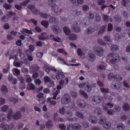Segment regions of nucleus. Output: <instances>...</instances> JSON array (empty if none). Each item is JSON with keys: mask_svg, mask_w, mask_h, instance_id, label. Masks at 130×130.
Here are the masks:
<instances>
[{"mask_svg": "<svg viewBox=\"0 0 130 130\" xmlns=\"http://www.w3.org/2000/svg\"><path fill=\"white\" fill-rule=\"evenodd\" d=\"M65 112V108L64 107L60 108L59 110V112L62 115H64Z\"/></svg>", "mask_w": 130, "mask_h": 130, "instance_id": "nucleus-55", "label": "nucleus"}, {"mask_svg": "<svg viewBox=\"0 0 130 130\" xmlns=\"http://www.w3.org/2000/svg\"><path fill=\"white\" fill-rule=\"evenodd\" d=\"M32 71L35 72L39 70V67L37 65H34L31 67Z\"/></svg>", "mask_w": 130, "mask_h": 130, "instance_id": "nucleus-28", "label": "nucleus"}, {"mask_svg": "<svg viewBox=\"0 0 130 130\" xmlns=\"http://www.w3.org/2000/svg\"><path fill=\"white\" fill-rule=\"evenodd\" d=\"M21 116V113L20 112L17 111L13 115V118L15 120H17L20 118Z\"/></svg>", "mask_w": 130, "mask_h": 130, "instance_id": "nucleus-17", "label": "nucleus"}, {"mask_svg": "<svg viewBox=\"0 0 130 130\" xmlns=\"http://www.w3.org/2000/svg\"><path fill=\"white\" fill-rule=\"evenodd\" d=\"M106 25H103L101 28L100 30L98 31V35L103 34L105 32L106 30Z\"/></svg>", "mask_w": 130, "mask_h": 130, "instance_id": "nucleus-16", "label": "nucleus"}, {"mask_svg": "<svg viewBox=\"0 0 130 130\" xmlns=\"http://www.w3.org/2000/svg\"><path fill=\"white\" fill-rule=\"evenodd\" d=\"M109 56L111 58L110 62L114 64L115 62H118L120 60V56L117 54L110 53Z\"/></svg>", "mask_w": 130, "mask_h": 130, "instance_id": "nucleus-1", "label": "nucleus"}, {"mask_svg": "<svg viewBox=\"0 0 130 130\" xmlns=\"http://www.w3.org/2000/svg\"><path fill=\"white\" fill-rule=\"evenodd\" d=\"M111 86L113 88L117 89H119L121 87V83L117 81H114L112 82Z\"/></svg>", "mask_w": 130, "mask_h": 130, "instance_id": "nucleus-4", "label": "nucleus"}, {"mask_svg": "<svg viewBox=\"0 0 130 130\" xmlns=\"http://www.w3.org/2000/svg\"><path fill=\"white\" fill-rule=\"evenodd\" d=\"M72 29L75 32H79L80 31V28L78 24L76 23L72 26Z\"/></svg>", "mask_w": 130, "mask_h": 130, "instance_id": "nucleus-5", "label": "nucleus"}, {"mask_svg": "<svg viewBox=\"0 0 130 130\" xmlns=\"http://www.w3.org/2000/svg\"><path fill=\"white\" fill-rule=\"evenodd\" d=\"M29 2V0H26L24 1L20 5L22 6H25Z\"/></svg>", "mask_w": 130, "mask_h": 130, "instance_id": "nucleus-63", "label": "nucleus"}, {"mask_svg": "<svg viewBox=\"0 0 130 130\" xmlns=\"http://www.w3.org/2000/svg\"><path fill=\"white\" fill-rule=\"evenodd\" d=\"M66 114V116L68 117H71L73 115V113L72 112L69 110L67 111Z\"/></svg>", "mask_w": 130, "mask_h": 130, "instance_id": "nucleus-47", "label": "nucleus"}, {"mask_svg": "<svg viewBox=\"0 0 130 130\" xmlns=\"http://www.w3.org/2000/svg\"><path fill=\"white\" fill-rule=\"evenodd\" d=\"M103 15L102 18L103 21L105 22H107L108 20L109 16L105 14H102Z\"/></svg>", "mask_w": 130, "mask_h": 130, "instance_id": "nucleus-31", "label": "nucleus"}, {"mask_svg": "<svg viewBox=\"0 0 130 130\" xmlns=\"http://www.w3.org/2000/svg\"><path fill=\"white\" fill-rule=\"evenodd\" d=\"M67 130H73L74 129L73 126L72 124H68L67 125Z\"/></svg>", "mask_w": 130, "mask_h": 130, "instance_id": "nucleus-64", "label": "nucleus"}, {"mask_svg": "<svg viewBox=\"0 0 130 130\" xmlns=\"http://www.w3.org/2000/svg\"><path fill=\"white\" fill-rule=\"evenodd\" d=\"M123 15L124 18L125 19L128 18V17L129 14L127 12L125 11H123Z\"/></svg>", "mask_w": 130, "mask_h": 130, "instance_id": "nucleus-60", "label": "nucleus"}, {"mask_svg": "<svg viewBox=\"0 0 130 130\" xmlns=\"http://www.w3.org/2000/svg\"><path fill=\"white\" fill-rule=\"evenodd\" d=\"M123 110L124 111H128L130 109V107L128 104H125L122 107Z\"/></svg>", "mask_w": 130, "mask_h": 130, "instance_id": "nucleus-25", "label": "nucleus"}, {"mask_svg": "<svg viewBox=\"0 0 130 130\" xmlns=\"http://www.w3.org/2000/svg\"><path fill=\"white\" fill-rule=\"evenodd\" d=\"M1 91L4 93L7 92L8 91L7 87L4 85H2L1 86Z\"/></svg>", "mask_w": 130, "mask_h": 130, "instance_id": "nucleus-18", "label": "nucleus"}, {"mask_svg": "<svg viewBox=\"0 0 130 130\" xmlns=\"http://www.w3.org/2000/svg\"><path fill=\"white\" fill-rule=\"evenodd\" d=\"M3 6L6 9H9L11 8V6L7 3H5L4 4Z\"/></svg>", "mask_w": 130, "mask_h": 130, "instance_id": "nucleus-39", "label": "nucleus"}, {"mask_svg": "<svg viewBox=\"0 0 130 130\" xmlns=\"http://www.w3.org/2000/svg\"><path fill=\"white\" fill-rule=\"evenodd\" d=\"M103 39L104 41L107 42H110V37L108 35L104 36Z\"/></svg>", "mask_w": 130, "mask_h": 130, "instance_id": "nucleus-40", "label": "nucleus"}, {"mask_svg": "<svg viewBox=\"0 0 130 130\" xmlns=\"http://www.w3.org/2000/svg\"><path fill=\"white\" fill-rule=\"evenodd\" d=\"M100 90L103 93H108L109 92L108 89L105 88H101Z\"/></svg>", "mask_w": 130, "mask_h": 130, "instance_id": "nucleus-56", "label": "nucleus"}, {"mask_svg": "<svg viewBox=\"0 0 130 130\" xmlns=\"http://www.w3.org/2000/svg\"><path fill=\"white\" fill-rule=\"evenodd\" d=\"M129 3V0H122L121 2L122 4L124 6H126Z\"/></svg>", "mask_w": 130, "mask_h": 130, "instance_id": "nucleus-32", "label": "nucleus"}, {"mask_svg": "<svg viewBox=\"0 0 130 130\" xmlns=\"http://www.w3.org/2000/svg\"><path fill=\"white\" fill-rule=\"evenodd\" d=\"M35 88V85L32 83L28 85L27 87V89L28 90H34Z\"/></svg>", "mask_w": 130, "mask_h": 130, "instance_id": "nucleus-26", "label": "nucleus"}, {"mask_svg": "<svg viewBox=\"0 0 130 130\" xmlns=\"http://www.w3.org/2000/svg\"><path fill=\"white\" fill-rule=\"evenodd\" d=\"M48 22L50 23L55 24L58 22V21L56 18L52 16L50 17Z\"/></svg>", "mask_w": 130, "mask_h": 130, "instance_id": "nucleus-11", "label": "nucleus"}, {"mask_svg": "<svg viewBox=\"0 0 130 130\" xmlns=\"http://www.w3.org/2000/svg\"><path fill=\"white\" fill-rule=\"evenodd\" d=\"M95 112L99 115H101L102 113V112L100 108H97L94 110Z\"/></svg>", "mask_w": 130, "mask_h": 130, "instance_id": "nucleus-42", "label": "nucleus"}, {"mask_svg": "<svg viewBox=\"0 0 130 130\" xmlns=\"http://www.w3.org/2000/svg\"><path fill=\"white\" fill-rule=\"evenodd\" d=\"M77 103L78 105L81 107H84L86 106V103L85 101L82 99L78 100Z\"/></svg>", "mask_w": 130, "mask_h": 130, "instance_id": "nucleus-8", "label": "nucleus"}, {"mask_svg": "<svg viewBox=\"0 0 130 130\" xmlns=\"http://www.w3.org/2000/svg\"><path fill=\"white\" fill-rule=\"evenodd\" d=\"M8 109V106L7 105H5L3 106L1 108V110L3 112L6 111Z\"/></svg>", "mask_w": 130, "mask_h": 130, "instance_id": "nucleus-51", "label": "nucleus"}, {"mask_svg": "<svg viewBox=\"0 0 130 130\" xmlns=\"http://www.w3.org/2000/svg\"><path fill=\"white\" fill-rule=\"evenodd\" d=\"M103 52V50L100 47H98L96 51L97 54L100 56L102 55Z\"/></svg>", "mask_w": 130, "mask_h": 130, "instance_id": "nucleus-13", "label": "nucleus"}, {"mask_svg": "<svg viewBox=\"0 0 130 130\" xmlns=\"http://www.w3.org/2000/svg\"><path fill=\"white\" fill-rule=\"evenodd\" d=\"M60 90H58L56 92L54 93L53 94V96L52 98V99L54 100L55 99H56V96L58 93H60Z\"/></svg>", "mask_w": 130, "mask_h": 130, "instance_id": "nucleus-57", "label": "nucleus"}, {"mask_svg": "<svg viewBox=\"0 0 130 130\" xmlns=\"http://www.w3.org/2000/svg\"><path fill=\"white\" fill-rule=\"evenodd\" d=\"M13 20L14 23H18L19 22V18L15 16L13 17Z\"/></svg>", "mask_w": 130, "mask_h": 130, "instance_id": "nucleus-59", "label": "nucleus"}, {"mask_svg": "<svg viewBox=\"0 0 130 130\" xmlns=\"http://www.w3.org/2000/svg\"><path fill=\"white\" fill-rule=\"evenodd\" d=\"M76 115L78 118L81 119L84 118V116L83 114L78 111H77L76 113Z\"/></svg>", "mask_w": 130, "mask_h": 130, "instance_id": "nucleus-38", "label": "nucleus"}, {"mask_svg": "<svg viewBox=\"0 0 130 130\" xmlns=\"http://www.w3.org/2000/svg\"><path fill=\"white\" fill-rule=\"evenodd\" d=\"M118 46L116 45H112L110 47L111 50L112 51H116L118 50Z\"/></svg>", "mask_w": 130, "mask_h": 130, "instance_id": "nucleus-22", "label": "nucleus"}, {"mask_svg": "<svg viewBox=\"0 0 130 130\" xmlns=\"http://www.w3.org/2000/svg\"><path fill=\"white\" fill-rule=\"evenodd\" d=\"M117 128L119 130H122L125 128V126L123 125L122 123H120L118 124Z\"/></svg>", "mask_w": 130, "mask_h": 130, "instance_id": "nucleus-34", "label": "nucleus"}, {"mask_svg": "<svg viewBox=\"0 0 130 130\" xmlns=\"http://www.w3.org/2000/svg\"><path fill=\"white\" fill-rule=\"evenodd\" d=\"M6 118V116L4 114H1L0 115V121L3 122Z\"/></svg>", "mask_w": 130, "mask_h": 130, "instance_id": "nucleus-46", "label": "nucleus"}, {"mask_svg": "<svg viewBox=\"0 0 130 130\" xmlns=\"http://www.w3.org/2000/svg\"><path fill=\"white\" fill-rule=\"evenodd\" d=\"M94 31V29L91 27H89L87 28L86 30L87 34L89 35L91 34Z\"/></svg>", "mask_w": 130, "mask_h": 130, "instance_id": "nucleus-24", "label": "nucleus"}, {"mask_svg": "<svg viewBox=\"0 0 130 130\" xmlns=\"http://www.w3.org/2000/svg\"><path fill=\"white\" fill-rule=\"evenodd\" d=\"M74 127L76 130H80L82 128V126L79 124H75Z\"/></svg>", "mask_w": 130, "mask_h": 130, "instance_id": "nucleus-45", "label": "nucleus"}, {"mask_svg": "<svg viewBox=\"0 0 130 130\" xmlns=\"http://www.w3.org/2000/svg\"><path fill=\"white\" fill-rule=\"evenodd\" d=\"M51 8L52 11L54 12V13H57L60 12V9L59 6L57 5Z\"/></svg>", "mask_w": 130, "mask_h": 130, "instance_id": "nucleus-6", "label": "nucleus"}, {"mask_svg": "<svg viewBox=\"0 0 130 130\" xmlns=\"http://www.w3.org/2000/svg\"><path fill=\"white\" fill-rule=\"evenodd\" d=\"M47 102L48 104L50 105H54L56 103V101L51 100L50 98H48L47 99Z\"/></svg>", "mask_w": 130, "mask_h": 130, "instance_id": "nucleus-21", "label": "nucleus"}, {"mask_svg": "<svg viewBox=\"0 0 130 130\" xmlns=\"http://www.w3.org/2000/svg\"><path fill=\"white\" fill-rule=\"evenodd\" d=\"M105 0H98L97 1V4L100 5H104L105 2Z\"/></svg>", "mask_w": 130, "mask_h": 130, "instance_id": "nucleus-48", "label": "nucleus"}, {"mask_svg": "<svg viewBox=\"0 0 130 130\" xmlns=\"http://www.w3.org/2000/svg\"><path fill=\"white\" fill-rule=\"evenodd\" d=\"M89 19H90L93 20L94 18V15L93 13L91 12H89Z\"/></svg>", "mask_w": 130, "mask_h": 130, "instance_id": "nucleus-44", "label": "nucleus"}, {"mask_svg": "<svg viewBox=\"0 0 130 130\" xmlns=\"http://www.w3.org/2000/svg\"><path fill=\"white\" fill-rule=\"evenodd\" d=\"M104 98L106 100H108L110 102H111L112 101V98L109 95L106 94H104Z\"/></svg>", "mask_w": 130, "mask_h": 130, "instance_id": "nucleus-27", "label": "nucleus"}, {"mask_svg": "<svg viewBox=\"0 0 130 130\" xmlns=\"http://www.w3.org/2000/svg\"><path fill=\"white\" fill-rule=\"evenodd\" d=\"M115 110L114 111L115 112H118L120 111L121 110V107L118 105H115L114 107Z\"/></svg>", "mask_w": 130, "mask_h": 130, "instance_id": "nucleus-41", "label": "nucleus"}, {"mask_svg": "<svg viewBox=\"0 0 130 130\" xmlns=\"http://www.w3.org/2000/svg\"><path fill=\"white\" fill-rule=\"evenodd\" d=\"M18 79L20 81L21 83L24 84L23 85L24 88H25V85L24 84L25 79L24 77H23L19 76L18 77Z\"/></svg>", "mask_w": 130, "mask_h": 130, "instance_id": "nucleus-23", "label": "nucleus"}, {"mask_svg": "<svg viewBox=\"0 0 130 130\" xmlns=\"http://www.w3.org/2000/svg\"><path fill=\"white\" fill-rule=\"evenodd\" d=\"M53 126V125L51 121H49L46 123V126L47 128H51Z\"/></svg>", "mask_w": 130, "mask_h": 130, "instance_id": "nucleus-33", "label": "nucleus"}, {"mask_svg": "<svg viewBox=\"0 0 130 130\" xmlns=\"http://www.w3.org/2000/svg\"><path fill=\"white\" fill-rule=\"evenodd\" d=\"M57 1V0H49L47 4L51 8L56 5V3Z\"/></svg>", "mask_w": 130, "mask_h": 130, "instance_id": "nucleus-12", "label": "nucleus"}, {"mask_svg": "<svg viewBox=\"0 0 130 130\" xmlns=\"http://www.w3.org/2000/svg\"><path fill=\"white\" fill-rule=\"evenodd\" d=\"M111 126V122L109 121H107L103 124V126L104 128L106 129H109L110 128Z\"/></svg>", "mask_w": 130, "mask_h": 130, "instance_id": "nucleus-10", "label": "nucleus"}, {"mask_svg": "<svg viewBox=\"0 0 130 130\" xmlns=\"http://www.w3.org/2000/svg\"><path fill=\"white\" fill-rule=\"evenodd\" d=\"M102 100V98L99 96H93L92 99L93 104L95 105L99 104Z\"/></svg>", "mask_w": 130, "mask_h": 130, "instance_id": "nucleus-3", "label": "nucleus"}, {"mask_svg": "<svg viewBox=\"0 0 130 130\" xmlns=\"http://www.w3.org/2000/svg\"><path fill=\"white\" fill-rule=\"evenodd\" d=\"M77 36L74 34H71L69 36V38L70 40H75L77 39Z\"/></svg>", "mask_w": 130, "mask_h": 130, "instance_id": "nucleus-20", "label": "nucleus"}, {"mask_svg": "<svg viewBox=\"0 0 130 130\" xmlns=\"http://www.w3.org/2000/svg\"><path fill=\"white\" fill-rule=\"evenodd\" d=\"M82 125L83 127L86 128L89 127V123L86 122H83L82 123Z\"/></svg>", "mask_w": 130, "mask_h": 130, "instance_id": "nucleus-43", "label": "nucleus"}, {"mask_svg": "<svg viewBox=\"0 0 130 130\" xmlns=\"http://www.w3.org/2000/svg\"><path fill=\"white\" fill-rule=\"evenodd\" d=\"M101 19V17L98 14H97L96 15L95 21L96 22H99Z\"/></svg>", "mask_w": 130, "mask_h": 130, "instance_id": "nucleus-61", "label": "nucleus"}, {"mask_svg": "<svg viewBox=\"0 0 130 130\" xmlns=\"http://www.w3.org/2000/svg\"><path fill=\"white\" fill-rule=\"evenodd\" d=\"M114 78L117 79L119 80H121L122 79V77L119 74H116L115 75Z\"/></svg>", "mask_w": 130, "mask_h": 130, "instance_id": "nucleus-62", "label": "nucleus"}, {"mask_svg": "<svg viewBox=\"0 0 130 130\" xmlns=\"http://www.w3.org/2000/svg\"><path fill=\"white\" fill-rule=\"evenodd\" d=\"M40 16L42 18L44 19H47L50 17V15L46 13H42L40 14Z\"/></svg>", "mask_w": 130, "mask_h": 130, "instance_id": "nucleus-36", "label": "nucleus"}, {"mask_svg": "<svg viewBox=\"0 0 130 130\" xmlns=\"http://www.w3.org/2000/svg\"><path fill=\"white\" fill-rule=\"evenodd\" d=\"M71 99V97L69 95L65 93L61 99V102L62 104H67L70 102Z\"/></svg>", "mask_w": 130, "mask_h": 130, "instance_id": "nucleus-2", "label": "nucleus"}, {"mask_svg": "<svg viewBox=\"0 0 130 130\" xmlns=\"http://www.w3.org/2000/svg\"><path fill=\"white\" fill-rule=\"evenodd\" d=\"M22 30L23 32H26L28 34H32V32L31 30H29L27 29L26 28H23Z\"/></svg>", "mask_w": 130, "mask_h": 130, "instance_id": "nucleus-49", "label": "nucleus"}, {"mask_svg": "<svg viewBox=\"0 0 130 130\" xmlns=\"http://www.w3.org/2000/svg\"><path fill=\"white\" fill-rule=\"evenodd\" d=\"M51 29L56 34H58L60 32L59 27L58 26L56 25L52 26L51 27Z\"/></svg>", "mask_w": 130, "mask_h": 130, "instance_id": "nucleus-7", "label": "nucleus"}, {"mask_svg": "<svg viewBox=\"0 0 130 130\" xmlns=\"http://www.w3.org/2000/svg\"><path fill=\"white\" fill-rule=\"evenodd\" d=\"M79 92L80 94L84 96L85 98L87 99L88 98V95L87 94L83 91L80 90L79 91Z\"/></svg>", "mask_w": 130, "mask_h": 130, "instance_id": "nucleus-54", "label": "nucleus"}, {"mask_svg": "<svg viewBox=\"0 0 130 130\" xmlns=\"http://www.w3.org/2000/svg\"><path fill=\"white\" fill-rule=\"evenodd\" d=\"M106 118L103 116L101 117L99 119V123L101 125H103L105 122Z\"/></svg>", "mask_w": 130, "mask_h": 130, "instance_id": "nucleus-14", "label": "nucleus"}, {"mask_svg": "<svg viewBox=\"0 0 130 130\" xmlns=\"http://www.w3.org/2000/svg\"><path fill=\"white\" fill-rule=\"evenodd\" d=\"M108 79L110 80L113 78H114L115 75H113L112 73H110L108 74Z\"/></svg>", "mask_w": 130, "mask_h": 130, "instance_id": "nucleus-52", "label": "nucleus"}, {"mask_svg": "<svg viewBox=\"0 0 130 130\" xmlns=\"http://www.w3.org/2000/svg\"><path fill=\"white\" fill-rule=\"evenodd\" d=\"M44 68L46 72L48 73L50 71V68H49L47 65L45 64L44 65Z\"/></svg>", "mask_w": 130, "mask_h": 130, "instance_id": "nucleus-50", "label": "nucleus"}, {"mask_svg": "<svg viewBox=\"0 0 130 130\" xmlns=\"http://www.w3.org/2000/svg\"><path fill=\"white\" fill-rule=\"evenodd\" d=\"M40 40H44L47 37V35L46 33H43L40 36H38Z\"/></svg>", "mask_w": 130, "mask_h": 130, "instance_id": "nucleus-30", "label": "nucleus"}, {"mask_svg": "<svg viewBox=\"0 0 130 130\" xmlns=\"http://www.w3.org/2000/svg\"><path fill=\"white\" fill-rule=\"evenodd\" d=\"M63 30L65 34L67 35H70L71 32L70 29L67 27H63Z\"/></svg>", "mask_w": 130, "mask_h": 130, "instance_id": "nucleus-15", "label": "nucleus"}, {"mask_svg": "<svg viewBox=\"0 0 130 130\" xmlns=\"http://www.w3.org/2000/svg\"><path fill=\"white\" fill-rule=\"evenodd\" d=\"M98 119L95 116L90 117L88 119V121L90 122L93 124L96 123L97 122Z\"/></svg>", "mask_w": 130, "mask_h": 130, "instance_id": "nucleus-9", "label": "nucleus"}, {"mask_svg": "<svg viewBox=\"0 0 130 130\" xmlns=\"http://www.w3.org/2000/svg\"><path fill=\"white\" fill-rule=\"evenodd\" d=\"M13 112L12 110H9L7 116V118L9 119H11L13 117Z\"/></svg>", "mask_w": 130, "mask_h": 130, "instance_id": "nucleus-29", "label": "nucleus"}, {"mask_svg": "<svg viewBox=\"0 0 130 130\" xmlns=\"http://www.w3.org/2000/svg\"><path fill=\"white\" fill-rule=\"evenodd\" d=\"M57 51L59 53H62L64 55H67V53L63 49H59L57 50Z\"/></svg>", "mask_w": 130, "mask_h": 130, "instance_id": "nucleus-53", "label": "nucleus"}, {"mask_svg": "<svg viewBox=\"0 0 130 130\" xmlns=\"http://www.w3.org/2000/svg\"><path fill=\"white\" fill-rule=\"evenodd\" d=\"M41 24L45 28H47L48 25V23L46 21H43L41 22Z\"/></svg>", "mask_w": 130, "mask_h": 130, "instance_id": "nucleus-37", "label": "nucleus"}, {"mask_svg": "<svg viewBox=\"0 0 130 130\" xmlns=\"http://www.w3.org/2000/svg\"><path fill=\"white\" fill-rule=\"evenodd\" d=\"M89 59L90 61H93L95 59L94 55L92 53L89 54H88Z\"/></svg>", "mask_w": 130, "mask_h": 130, "instance_id": "nucleus-19", "label": "nucleus"}, {"mask_svg": "<svg viewBox=\"0 0 130 130\" xmlns=\"http://www.w3.org/2000/svg\"><path fill=\"white\" fill-rule=\"evenodd\" d=\"M106 66L105 63L101 64L98 67V68L101 70H105Z\"/></svg>", "mask_w": 130, "mask_h": 130, "instance_id": "nucleus-35", "label": "nucleus"}, {"mask_svg": "<svg viewBox=\"0 0 130 130\" xmlns=\"http://www.w3.org/2000/svg\"><path fill=\"white\" fill-rule=\"evenodd\" d=\"M114 18L116 21H121V17L118 15H115L114 16Z\"/></svg>", "mask_w": 130, "mask_h": 130, "instance_id": "nucleus-58", "label": "nucleus"}]
</instances>
